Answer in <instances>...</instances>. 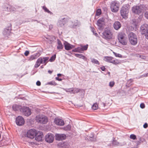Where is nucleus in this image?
Listing matches in <instances>:
<instances>
[{"mask_svg": "<svg viewBox=\"0 0 148 148\" xmlns=\"http://www.w3.org/2000/svg\"><path fill=\"white\" fill-rule=\"evenodd\" d=\"M146 8L145 5L144 4L134 6L132 8V11L134 14L139 15L144 12Z\"/></svg>", "mask_w": 148, "mask_h": 148, "instance_id": "nucleus-1", "label": "nucleus"}, {"mask_svg": "<svg viewBox=\"0 0 148 148\" xmlns=\"http://www.w3.org/2000/svg\"><path fill=\"white\" fill-rule=\"evenodd\" d=\"M49 59L48 57H40L36 61L34 65V67L35 68H37L41 64H44V65H46L48 62Z\"/></svg>", "mask_w": 148, "mask_h": 148, "instance_id": "nucleus-2", "label": "nucleus"}, {"mask_svg": "<svg viewBox=\"0 0 148 148\" xmlns=\"http://www.w3.org/2000/svg\"><path fill=\"white\" fill-rule=\"evenodd\" d=\"M103 38L107 40L112 39L113 37V34L112 31L108 29H105L104 31L102 33Z\"/></svg>", "mask_w": 148, "mask_h": 148, "instance_id": "nucleus-3", "label": "nucleus"}, {"mask_svg": "<svg viewBox=\"0 0 148 148\" xmlns=\"http://www.w3.org/2000/svg\"><path fill=\"white\" fill-rule=\"evenodd\" d=\"M128 37L130 42L132 45H135L137 44L138 40L135 34L133 32H130L129 33Z\"/></svg>", "mask_w": 148, "mask_h": 148, "instance_id": "nucleus-4", "label": "nucleus"}, {"mask_svg": "<svg viewBox=\"0 0 148 148\" xmlns=\"http://www.w3.org/2000/svg\"><path fill=\"white\" fill-rule=\"evenodd\" d=\"M35 119L37 122L42 124L46 123L48 120L47 117L42 114L37 115Z\"/></svg>", "mask_w": 148, "mask_h": 148, "instance_id": "nucleus-5", "label": "nucleus"}, {"mask_svg": "<svg viewBox=\"0 0 148 148\" xmlns=\"http://www.w3.org/2000/svg\"><path fill=\"white\" fill-rule=\"evenodd\" d=\"M129 12V10L127 5L123 6L121 11V14L123 17L124 18H127L128 14Z\"/></svg>", "mask_w": 148, "mask_h": 148, "instance_id": "nucleus-6", "label": "nucleus"}, {"mask_svg": "<svg viewBox=\"0 0 148 148\" xmlns=\"http://www.w3.org/2000/svg\"><path fill=\"white\" fill-rule=\"evenodd\" d=\"M119 5L118 2L116 1L112 2L111 4L110 8L112 12H117L119 10Z\"/></svg>", "mask_w": 148, "mask_h": 148, "instance_id": "nucleus-7", "label": "nucleus"}, {"mask_svg": "<svg viewBox=\"0 0 148 148\" xmlns=\"http://www.w3.org/2000/svg\"><path fill=\"white\" fill-rule=\"evenodd\" d=\"M20 111L22 112L25 115L27 116L30 115L32 113L31 109L29 107L25 106L23 107Z\"/></svg>", "mask_w": 148, "mask_h": 148, "instance_id": "nucleus-8", "label": "nucleus"}, {"mask_svg": "<svg viewBox=\"0 0 148 148\" xmlns=\"http://www.w3.org/2000/svg\"><path fill=\"white\" fill-rule=\"evenodd\" d=\"M67 21V18H59L57 23V25L58 27H63L66 23Z\"/></svg>", "mask_w": 148, "mask_h": 148, "instance_id": "nucleus-9", "label": "nucleus"}, {"mask_svg": "<svg viewBox=\"0 0 148 148\" xmlns=\"http://www.w3.org/2000/svg\"><path fill=\"white\" fill-rule=\"evenodd\" d=\"M79 23L77 20L70 21L68 24V26L71 28H75L76 27H79Z\"/></svg>", "mask_w": 148, "mask_h": 148, "instance_id": "nucleus-10", "label": "nucleus"}, {"mask_svg": "<svg viewBox=\"0 0 148 148\" xmlns=\"http://www.w3.org/2000/svg\"><path fill=\"white\" fill-rule=\"evenodd\" d=\"M45 140L47 143H51L54 140V136L52 134L48 133L45 137Z\"/></svg>", "mask_w": 148, "mask_h": 148, "instance_id": "nucleus-11", "label": "nucleus"}, {"mask_svg": "<svg viewBox=\"0 0 148 148\" xmlns=\"http://www.w3.org/2000/svg\"><path fill=\"white\" fill-rule=\"evenodd\" d=\"M36 134V131L34 129H31L27 132V136L29 138H33Z\"/></svg>", "mask_w": 148, "mask_h": 148, "instance_id": "nucleus-12", "label": "nucleus"}, {"mask_svg": "<svg viewBox=\"0 0 148 148\" xmlns=\"http://www.w3.org/2000/svg\"><path fill=\"white\" fill-rule=\"evenodd\" d=\"M16 122L17 125L21 126L24 124L25 121L22 117L21 116H19L16 118Z\"/></svg>", "mask_w": 148, "mask_h": 148, "instance_id": "nucleus-13", "label": "nucleus"}, {"mask_svg": "<svg viewBox=\"0 0 148 148\" xmlns=\"http://www.w3.org/2000/svg\"><path fill=\"white\" fill-rule=\"evenodd\" d=\"M56 140L60 141L65 140L66 138V136L63 134H56L55 135Z\"/></svg>", "mask_w": 148, "mask_h": 148, "instance_id": "nucleus-14", "label": "nucleus"}, {"mask_svg": "<svg viewBox=\"0 0 148 148\" xmlns=\"http://www.w3.org/2000/svg\"><path fill=\"white\" fill-rule=\"evenodd\" d=\"M104 20L105 19L103 18H102L99 19L97 22V25L100 29H103L105 23Z\"/></svg>", "mask_w": 148, "mask_h": 148, "instance_id": "nucleus-15", "label": "nucleus"}, {"mask_svg": "<svg viewBox=\"0 0 148 148\" xmlns=\"http://www.w3.org/2000/svg\"><path fill=\"white\" fill-rule=\"evenodd\" d=\"M35 139L38 141H41L43 137V134L42 132L38 131L36 132V134L35 135Z\"/></svg>", "mask_w": 148, "mask_h": 148, "instance_id": "nucleus-16", "label": "nucleus"}, {"mask_svg": "<svg viewBox=\"0 0 148 148\" xmlns=\"http://www.w3.org/2000/svg\"><path fill=\"white\" fill-rule=\"evenodd\" d=\"M11 5L7 3L4 4L2 6L3 10L9 12H11Z\"/></svg>", "mask_w": 148, "mask_h": 148, "instance_id": "nucleus-17", "label": "nucleus"}, {"mask_svg": "<svg viewBox=\"0 0 148 148\" xmlns=\"http://www.w3.org/2000/svg\"><path fill=\"white\" fill-rule=\"evenodd\" d=\"M148 29V25L147 24H143L140 28V32L142 34H145Z\"/></svg>", "mask_w": 148, "mask_h": 148, "instance_id": "nucleus-18", "label": "nucleus"}, {"mask_svg": "<svg viewBox=\"0 0 148 148\" xmlns=\"http://www.w3.org/2000/svg\"><path fill=\"white\" fill-rule=\"evenodd\" d=\"M54 122L56 125H58L62 126L64 124V122L62 120L57 118L55 119Z\"/></svg>", "mask_w": 148, "mask_h": 148, "instance_id": "nucleus-19", "label": "nucleus"}, {"mask_svg": "<svg viewBox=\"0 0 148 148\" xmlns=\"http://www.w3.org/2000/svg\"><path fill=\"white\" fill-rule=\"evenodd\" d=\"M10 29L9 27L5 29L3 32V34L5 37H8L10 34Z\"/></svg>", "mask_w": 148, "mask_h": 148, "instance_id": "nucleus-20", "label": "nucleus"}, {"mask_svg": "<svg viewBox=\"0 0 148 148\" xmlns=\"http://www.w3.org/2000/svg\"><path fill=\"white\" fill-rule=\"evenodd\" d=\"M40 54L39 53H37L31 55L28 58V60L29 61H31L37 59L38 57L40 56Z\"/></svg>", "mask_w": 148, "mask_h": 148, "instance_id": "nucleus-21", "label": "nucleus"}, {"mask_svg": "<svg viewBox=\"0 0 148 148\" xmlns=\"http://www.w3.org/2000/svg\"><path fill=\"white\" fill-rule=\"evenodd\" d=\"M65 49L67 50H69L74 47L75 46L68 43L66 41H65L64 43Z\"/></svg>", "mask_w": 148, "mask_h": 148, "instance_id": "nucleus-22", "label": "nucleus"}, {"mask_svg": "<svg viewBox=\"0 0 148 148\" xmlns=\"http://www.w3.org/2000/svg\"><path fill=\"white\" fill-rule=\"evenodd\" d=\"M121 25L120 22L116 21L113 25V27L114 29L116 30L119 29L121 27Z\"/></svg>", "mask_w": 148, "mask_h": 148, "instance_id": "nucleus-23", "label": "nucleus"}, {"mask_svg": "<svg viewBox=\"0 0 148 148\" xmlns=\"http://www.w3.org/2000/svg\"><path fill=\"white\" fill-rule=\"evenodd\" d=\"M127 37L126 34L123 32L119 33L118 36V40H119L121 39H123L124 38Z\"/></svg>", "mask_w": 148, "mask_h": 148, "instance_id": "nucleus-24", "label": "nucleus"}, {"mask_svg": "<svg viewBox=\"0 0 148 148\" xmlns=\"http://www.w3.org/2000/svg\"><path fill=\"white\" fill-rule=\"evenodd\" d=\"M12 108L13 110L15 111L18 110H20L22 108V107L21 106L15 104L13 106Z\"/></svg>", "mask_w": 148, "mask_h": 148, "instance_id": "nucleus-25", "label": "nucleus"}, {"mask_svg": "<svg viewBox=\"0 0 148 148\" xmlns=\"http://www.w3.org/2000/svg\"><path fill=\"white\" fill-rule=\"evenodd\" d=\"M57 41V49L58 50H61L63 48V46L61 42L59 39H58Z\"/></svg>", "mask_w": 148, "mask_h": 148, "instance_id": "nucleus-26", "label": "nucleus"}, {"mask_svg": "<svg viewBox=\"0 0 148 148\" xmlns=\"http://www.w3.org/2000/svg\"><path fill=\"white\" fill-rule=\"evenodd\" d=\"M45 38L47 40L46 41L48 42H51L55 39L54 37L52 36L47 35Z\"/></svg>", "mask_w": 148, "mask_h": 148, "instance_id": "nucleus-27", "label": "nucleus"}, {"mask_svg": "<svg viewBox=\"0 0 148 148\" xmlns=\"http://www.w3.org/2000/svg\"><path fill=\"white\" fill-rule=\"evenodd\" d=\"M120 43L123 45H125L127 44V38H125L119 41Z\"/></svg>", "mask_w": 148, "mask_h": 148, "instance_id": "nucleus-28", "label": "nucleus"}, {"mask_svg": "<svg viewBox=\"0 0 148 148\" xmlns=\"http://www.w3.org/2000/svg\"><path fill=\"white\" fill-rule=\"evenodd\" d=\"M72 51L75 52L82 53V49L80 45L79 47H78L73 49Z\"/></svg>", "mask_w": 148, "mask_h": 148, "instance_id": "nucleus-29", "label": "nucleus"}, {"mask_svg": "<svg viewBox=\"0 0 148 148\" xmlns=\"http://www.w3.org/2000/svg\"><path fill=\"white\" fill-rule=\"evenodd\" d=\"M112 58L113 57H112L104 56L103 60L106 62L110 63Z\"/></svg>", "mask_w": 148, "mask_h": 148, "instance_id": "nucleus-30", "label": "nucleus"}, {"mask_svg": "<svg viewBox=\"0 0 148 148\" xmlns=\"http://www.w3.org/2000/svg\"><path fill=\"white\" fill-rule=\"evenodd\" d=\"M120 61L119 60L116 59H114V58H113L110 63L116 65L120 63Z\"/></svg>", "mask_w": 148, "mask_h": 148, "instance_id": "nucleus-31", "label": "nucleus"}, {"mask_svg": "<svg viewBox=\"0 0 148 148\" xmlns=\"http://www.w3.org/2000/svg\"><path fill=\"white\" fill-rule=\"evenodd\" d=\"M67 92L71 91L73 92V93H77L79 92V90L78 89L74 88L73 89H67L66 90Z\"/></svg>", "mask_w": 148, "mask_h": 148, "instance_id": "nucleus-32", "label": "nucleus"}, {"mask_svg": "<svg viewBox=\"0 0 148 148\" xmlns=\"http://www.w3.org/2000/svg\"><path fill=\"white\" fill-rule=\"evenodd\" d=\"M75 56L77 57L82 59L84 60H85L86 59V57L82 54L75 53Z\"/></svg>", "mask_w": 148, "mask_h": 148, "instance_id": "nucleus-33", "label": "nucleus"}, {"mask_svg": "<svg viewBox=\"0 0 148 148\" xmlns=\"http://www.w3.org/2000/svg\"><path fill=\"white\" fill-rule=\"evenodd\" d=\"M42 9L44 10L45 12L48 13L50 15H52L53 14V13L49 11L45 6H43Z\"/></svg>", "mask_w": 148, "mask_h": 148, "instance_id": "nucleus-34", "label": "nucleus"}, {"mask_svg": "<svg viewBox=\"0 0 148 148\" xmlns=\"http://www.w3.org/2000/svg\"><path fill=\"white\" fill-rule=\"evenodd\" d=\"M90 60L91 62L94 64H97L98 65L99 64V62L96 59H95L94 58H90Z\"/></svg>", "mask_w": 148, "mask_h": 148, "instance_id": "nucleus-35", "label": "nucleus"}, {"mask_svg": "<svg viewBox=\"0 0 148 148\" xmlns=\"http://www.w3.org/2000/svg\"><path fill=\"white\" fill-rule=\"evenodd\" d=\"M82 49V51H86L87 50L88 48V45H80Z\"/></svg>", "mask_w": 148, "mask_h": 148, "instance_id": "nucleus-36", "label": "nucleus"}, {"mask_svg": "<svg viewBox=\"0 0 148 148\" xmlns=\"http://www.w3.org/2000/svg\"><path fill=\"white\" fill-rule=\"evenodd\" d=\"M92 108L93 110H96L98 108V105L96 103H95L92 106Z\"/></svg>", "mask_w": 148, "mask_h": 148, "instance_id": "nucleus-37", "label": "nucleus"}, {"mask_svg": "<svg viewBox=\"0 0 148 148\" xmlns=\"http://www.w3.org/2000/svg\"><path fill=\"white\" fill-rule=\"evenodd\" d=\"M90 29L91 32L93 33L94 35H95L96 36H97L98 34L95 32V29L93 27H90Z\"/></svg>", "mask_w": 148, "mask_h": 148, "instance_id": "nucleus-38", "label": "nucleus"}, {"mask_svg": "<svg viewBox=\"0 0 148 148\" xmlns=\"http://www.w3.org/2000/svg\"><path fill=\"white\" fill-rule=\"evenodd\" d=\"M112 144L115 146H122V145H121L119 142L116 140H113L112 142Z\"/></svg>", "mask_w": 148, "mask_h": 148, "instance_id": "nucleus-39", "label": "nucleus"}, {"mask_svg": "<svg viewBox=\"0 0 148 148\" xmlns=\"http://www.w3.org/2000/svg\"><path fill=\"white\" fill-rule=\"evenodd\" d=\"M56 58V55L55 54L54 55L52 56L50 59L49 61L50 62H52Z\"/></svg>", "mask_w": 148, "mask_h": 148, "instance_id": "nucleus-40", "label": "nucleus"}, {"mask_svg": "<svg viewBox=\"0 0 148 148\" xmlns=\"http://www.w3.org/2000/svg\"><path fill=\"white\" fill-rule=\"evenodd\" d=\"M71 126L70 125H68L66 126V127H64V129L66 131L69 130L71 129Z\"/></svg>", "mask_w": 148, "mask_h": 148, "instance_id": "nucleus-41", "label": "nucleus"}, {"mask_svg": "<svg viewBox=\"0 0 148 148\" xmlns=\"http://www.w3.org/2000/svg\"><path fill=\"white\" fill-rule=\"evenodd\" d=\"M57 76L58 77H56V80L59 81H61L62 79L61 78L62 75H57Z\"/></svg>", "mask_w": 148, "mask_h": 148, "instance_id": "nucleus-42", "label": "nucleus"}, {"mask_svg": "<svg viewBox=\"0 0 148 148\" xmlns=\"http://www.w3.org/2000/svg\"><path fill=\"white\" fill-rule=\"evenodd\" d=\"M113 53L116 57H119V58H122V56L121 54H120L118 53H116L114 52H113Z\"/></svg>", "mask_w": 148, "mask_h": 148, "instance_id": "nucleus-43", "label": "nucleus"}, {"mask_svg": "<svg viewBox=\"0 0 148 148\" xmlns=\"http://www.w3.org/2000/svg\"><path fill=\"white\" fill-rule=\"evenodd\" d=\"M56 82H55L53 81H52L50 82H49L47 83V84H49L50 85H56Z\"/></svg>", "mask_w": 148, "mask_h": 148, "instance_id": "nucleus-44", "label": "nucleus"}, {"mask_svg": "<svg viewBox=\"0 0 148 148\" xmlns=\"http://www.w3.org/2000/svg\"><path fill=\"white\" fill-rule=\"evenodd\" d=\"M101 14V10L100 9H98L96 11V15L99 16Z\"/></svg>", "mask_w": 148, "mask_h": 148, "instance_id": "nucleus-45", "label": "nucleus"}, {"mask_svg": "<svg viewBox=\"0 0 148 148\" xmlns=\"http://www.w3.org/2000/svg\"><path fill=\"white\" fill-rule=\"evenodd\" d=\"M60 146L63 148H66V143H62L60 145Z\"/></svg>", "mask_w": 148, "mask_h": 148, "instance_id": "nucleus-46", "label": "nucleus"}, {"mask_svg": "<svg viewBox=\"0 0 148 148\" xmlns=\"http://www.w3.org/2000/svg\"><path fill=\"white\" fill-rule=\"evenodd\" d=\"M130 138L133 140H135L136 139V136L133 134H131L130 136Z\"/></svg>", "mask_w": 148, "mask_h": 148, "instance_id": "nucleus-47", "label": "nucleus"}, {"mask_svg": "<svg viewBox=\"0 0 148 148\" xmlns=\"http://www.w3.org/2000/svg\"><path fill=\"white\" fill-rule=\"evenodd\" d=\"M10 10L11 12L16 11V8H15L14 7L11 5Z\"/></svg>", "mask_w": 148, "mask_h": 148, "instance_id": "nucleus-48", "label": "nucleus"}, {"mask_svg": "<svg viewBox=\"0 0 148 148\" xmlns=\"http://www.w3.org/2000/svg\"><path fill=\"white\" fill-rule=\"evenodd\" d=\"M114 84V82L113 81L110 82L109 83V86L110 87H112L113 86Z\"/></svg>", "mask_w": 148, "mask_h": 148, "instance_id": "nucleus-49", "label": "nucleus"}, {"mask_svg": "<svg viewBox=\"0 0 148 148\" xmlns=\"http://www.w3.org/2000/svg\"><path fill=\"white\" fill-rule=\"evenodd\" d=\"M140 107L142 109H143L145 108V105L143 103H141L140 105Z\"/></svg>", "mask_w": 148, "mask_h": 148, "instance_id": "nucleus-50", "label": "nucleus"}, {"mask_svg": "<svg viewBox=\"0 0 148 148\" xmlns=\"http://www.w3.org/2000/svg\"><path fill=\"white\" fill-rule=\"evenodd\" d=\"M29 54V51H26L24 53V55L25 56H27Z\"/></svg>", "mask_w": 148, "mask_h": 148, "instance_id": "nucleus-51", "label": "nucleus"}, {"mask_svg": "<svg viewBox=\"0 0 148 148\" xmlns=\"http://www.w3.org/2000/svg\"><path fill=\"white\" fill-rule=\"evenodd\" d=\"M145 34V36L146 38L148 39V29L147 31V32H146V33Z\"/></svg>", "mask_w": 148, "mask_h": 148, "instance_id": "nucleus-52", "label": "nucleus"}, {"mask_svg": "<svg viewBox=\"0 0 148 148\" xmlns=\"http://www.w3.org/2000/svg\"><path fill=\"white\" fill-rule=\"evenodd\" d=\"M145 16L146 18L148 19V12L145 13Z\"/></svg>", "mask_w": 148, "mask_h": 148, "instance_id": "nucleus-53", "label": "nucleus"}, {"mask_svg": "<svg viewBox=\"0 0 148 148\" xmlns=\"http://www.w3.org/2000/svg\"><path fill=\"white\" fill-rule=\"evenodd\" d=\"M36 84L38 86H40L41 85V83L39 81H38L36 83Z\"/></svg>", "mask_w": 148, "mask_h": 148, "instance_id": "nucleus-54", "label": "nucleus"}, {"mask_svg": "<svg viewBox=\"0 0 148 148\" xmlns=\"http://www.w3.org/2000/svg\"><path fill=\"white\" fill-rule=\"evenodd\" d=\"M148 126L147 124V123H145L144 125H143V127L146 128Z\"/></svg>", "mask_w": 148, "mask_h": 148, "instance_id": "nucleus-55", "label": "nucleus"}, {"mask_svg": "<svg viewBox=\"0 0 148 148\" xmlns=\"http://www.w3.org/2000/svg\"><path fill=\"white\" fill-rule=\"evenodd\" d=\"M53 26L52 25H49V29H52Z\"/></svg>", "mask_w": 148, "mask_h": 148, "instance_id": "nucleus-56", "label": "nucleus"}, {"mask_svg": "<svg viewBox=\"0 0 148 148\" xmlns=\"http://www.w3.org/2000/svg\"><path fill=\"white\" fill-rule=\"evenodd\" d=\"M101 70L102 71H104L105 70V67L104 66H102V67H101Z\"/></svg>", "mask_w": 148, "mask_h": 148, "instance_id": "nucleus-57", "label": "nucleus"}, {"mask_svg": "<svg viewBox=\"0 0 148 148\" xmlns=\"http://www.w3.org/2000/svg\"><path fill=\"white\" fill-rule=\"evenodd\" d=\"M140 57L143 59H145V56H140Z\"/></svg>", "mask_w": 148, "mask_h": 148, "instance_id": "nucleus-58", "label": "nucleus"}, {"mask_svg": "<svg viewBox=\"0 0 148 148\" xmlns=\"http://www.w3.org/2000/svg\"><path fill=\"white\" fill-rule=\"evenodd\" d=\"M52 73V71H51L50 70H49L48 71V73H49L51 74V73Z\"/></svg>", "mask_w": 148, "mask_h": 148, "instance_id": "nucleus-59", "label": "nucleus"}, {"mask_svg": "<svg viewBox=\"0 0 148 148\" xmlns=\"http://www.w3.org/2000/svg\"><path fill=\"white\" fill-rule=\"evenodd\" d=\"M33 21H36L38 23H40L39 21L36 20H34Z\"/></svg>", "mask_w": 148, "mask_h": 148, "instance_id": "nucleus-60", "label": "nucleus"}, {"mask_svg": "<svg viewBox=\"0 0 148 148\" xmlns=\"http://www.w3.org/2000/svg\"><path fill=\"white\" fill-rule=\"evenodd\" d=\"M102 104L103 105V106L104 107L105 106V104L104 103H102Z\"/></svg>", "mask_w": 148, "mask_h": 148, "instance_id": "nucleus-61", "label": "nucleus"}, {"mask_svg": "<svg viewBox=\"0 0 148 148\" xmlns=\"http://www.w3.org/2000/svg\"><path fill=\"white\" fill-rule=\"evenodd\" d=\"M147 75H145L144 76V77H147Z\"/></svg>", "mask_w": 148, "mask_h": 148, "instance_id": "nucleus-62", "label": "nucleus"}, {"mask_svg": "<svg viewBox=\"0 0 148 148\" xmlns=\"http://www.w3.org/2000/svg\"><path fill=\"white\" fill-rule=\"evenodd\" d=\"M130 80H129V81H128V82H130Z\"/></svg>", "mask_w": 148, "mask_h": 148, "instance_id": "nucleus-63", "label": "nucleus"}, {"mask_svg": "<svg viewBox=\"0 0 148 148\" xmlns=\"http://www.w3.org/2000/svg\"><path fill=\"white\" fill-rule=\"evenodd\" d=\"M41 68H43V67H42V66H41Z\"/></svg>", "mask_w": 148, "mask_h": 148, "instance_id": "nucleus-64", "label": "nucleus"}]
</instances>
